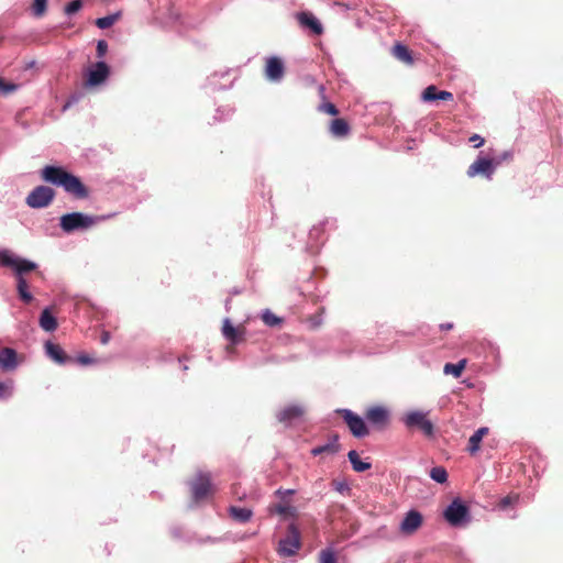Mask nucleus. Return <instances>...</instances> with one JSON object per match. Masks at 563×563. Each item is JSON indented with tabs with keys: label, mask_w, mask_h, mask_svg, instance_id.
<instances>
[{
	"label": "nucleus",
	"mask_w": 563,
	"mask_h": 563,
	"mask_svg": "<svg viewBox=\"0 0 563 563\" xmlns=\"http://www.w3.org/2000/svg\"><path fill=\"white\" fill-rule=\"evenodd\" d=\"M41 178L54 186L63 189L76 199H85L89 196L88 188L82 184L79 177L67 172L59 166L46 165L41 170Z\"/></svg>",
	"instance_id": "obj_1"
},
{
	"label": "nucleus",
	"mask_w": 563,
	"mask_h": 563,
	"mask_svg": "<svg viewBox=\"0 0 563 563\" xmlns=\"http://www.w3.org/2000/svg\"><path fill=\"white\" fill-rule=\"evenodd\" d=\"M109 214L92 216L82 212H71L63 214L59 219V227L66 233L78 230H88L98 223L110 219Z\"/></svg>",
	"instance_id": "obj_2"
},
{
	"label": "nucleus",
	"mask_w": 563,
	"mask_h": 563,
	"mask_svg": "<svg viewBox=\"0 0 563 563\" xmlns=\"http://www.w3.org/2000/svg\"><path fill=\"white\" fill-rule=\"evenodd\" d=\"M0 265L11 268L15 277H25L26 274L37 269L36 263L16 256L9 251L0 252Z\"/></svg>",
	"instance_id": "obj_3"
},
{
	"label": "nucleus",
	"mask_w": 563,
	"mask_h": 563,
	"mask_svg": "<svg viewBox=\"0 0 563 563\" xmlns=\"http://www.w3.org/2000/svg\"><path fill=\"white\" fill-rule=\"evenodd\" d=\"M402 421L408 429L420 430L427 438L434 435V423L429 419L428 411H408L402 418Z\"/></svg>",
	"instance_id": "obj_4"
},
{
	"label": "nucleus",
	"mask_w": 563,
	"mask_h": 563,
	"mask_svg": "<svg viewBox=\"0 0 563 563\" xmlns=\"http://www.w3.org/2000/svg\"><path fill=\"white\" fill-rule=\"evenodd\" d=\"M300 532L297 527L291 523L288 527L286 538L279 541L278 552L284 556H291L300 549Z\"/></svg>",
	"instance_id": "obj_5"
},
{
	"label": "nucleus",
	"mask_w": 563,
	"mask_h": 563,
	"mask_svg": "<svg viewBox=\"0 0 563 563\" xmlns=\"http://www.w3.org/2000/svg\"><path fill=\"white\" fill-rule=\"evenodd\" d=\"M444 518L451 526H461L468 517V508L460 498H455L444 510Z\"/></svg>",
	"instance_id": "obj_6"
},
{
	"label": "nucleus",
	"mask_w": 563,
	"mask_h": 563,
	"mask_svg": "<svg viewBox=\"0 0 563 563\" xmlns=\"http://www.w3.org/2000/svg\"><path fill=\"white\" fill-rule=\"evenodd\" d=\"M54 197L55 191L51 187L37 186L26 197V203L31 208H44L53 201Z\"/></svg>",
	"instance_id": "obj_7"
},
{
	"label": "nucleus",
	"mask_w": 563,
	"mask_h": 563,
	"mask_svg": "<svg viewBox=\"0 0 563 563\" xmlns=\"http://www.w3.org/2000/svg\"><path fill=\"white\" fill-rule=\"evenodd\" d=\"M339 413L355 438H364L369 434L367 426L360 416L349 409H341Z\"/></svg>",
	"instance_id": "obj_8"
},
{
	"label": "nucleus",
	"mask_w": 563,
	"mask_h": 563,
	"mask_svg": "<svg viewBox=\"0 0 563 563\" xmlns=\"http://www.w3.org/2000/svg\"><path fill=\"white\" fill-rule=\"evenodd\" d=\"M366 420L377 430H385L390 423V412L384 406H372L365 411Z\"/></svg>",
	"instance_id": "obj_9"
},
{
	"label": "nucleus",
	"mask_w": 563,
	"mask_h": 563,
	"mask_svg": "<svg viewBox=\"0 0 563 563\" xmlns=\"http://www.w3.org/2000/svg\"><path fill=\"white\" fill-rule=\"evenodd\" d=\"M423 523V516L416 509L409 510L399 525L400 533L411 536L416 533Z\"/></svg>",
	"instance_id": "obj_10"
},
{
	"label": "nucleus",
	"mask_w": 563,
	"mask_h": 563,
	"mask_svg": "<svg viewBox=\"0 0 563 563\" xmlns=\"http://www.w3.org/2000/svg\"><path fill=\"white\" fill-rule=\"evenodd\" d=\"M306 415V409L301 405H288L280 409L276 418L279 422L290 426L294 422L301 421Z\"/></svg>",
	"instance_id": "obj_11"
},
{
	"label": "nucleus",
	"mask_w": 563,
	"mask_h": 563,
	"mask_svg": "<svg viewBox=\"0 0 563 563\" xmlns=\"http://www.w3.org/2000/svg\"><path fill=\"white\" fill-rule=\"evenodd\" d=\"M211 490V476L208 473H199L191 482V492L196 500L206 498Z\"/></svg>",
	"instance_id": "obj_12"
},
{
	"label": "nucleus",
	"mask_w": 563,
	"mask_h": 563,
	"mask_svg": "<svg viewBox=\"0 0 563 563\" xmlns=\"http://www.w3.org/2000/svg\"><path fill=\"white\" fill-rule=\"evenodd\" d=\"M222 335L232 344H239L245 340L246 328L243 324L234 327L229 318H225L221 328Z\"/></svg>",
	"instance_id": "obj_13"
},
{
	"label": "nucleus",
	"mask_w": 563,
	"mask_h": 563,
	"mask_svg": "<svg viewBox=\"0 0 563 563\" xmlns=\"http://www.w3.org/2000/svg\"><path fill=\"white\" fill-rule=\"evenodd\" d=\"M264 74L271 81H280L285 75V65L283 60L277 56L268 57L266 59Z\"/></svg>",
	"instance_id": "obj_14"
},
{
	"label": "nucleus",
	"mask_w": 563,
	"mask_h": 563,
	"mask_svg": "<svg viewBox=\"0 0 563 563\" xmlns=\"http://www.w3.org/2000/svg\"><path fill=\"white\" fill-rule=\"evenodd\" d=\"M494 173L493 161L485 157H478L474 163H472L467 168V176L475 177L477 175L486 176L490 178Z\"/></svg>",
	"instance_id": "obj_15"
},
{
	"label": "nucleus",
	"mask_w": 563,
	"mask_h": 563,
	"mask_svg": "<svg viewBox=\"0 0 563 563\" xmlns=\"http://www.w3.org/2000/svg\"><path fill=\"white\" fill-rule=\"evenodd\" d=\"M109 76V67L104 62H98L92 70L89 71L87 84L97 86L103 82Z\"/></svg>",
	"instance_id": "obj_16"
},
{
	"label": "nucleus",
	"mask_w": 563,
	"mask_h": 563,
	"mask_svg": "<svg viewBox=\"0 0 563 563\" xmlns=\"http://www.w3.org/2000/svg\"><path fill=\"white\" fill-rule=\"evenodd\" d=\"M297 20L301 26L310 29L313 34L320 35L323 31L319 20L310 12H300Z\"/></svg>",
	"instance_id": "obj_17"
},
{
	"label": "nucleus",
	"mask_w": 563,
	"mask_h": 563,
	"mask_svg": "<svg viewBox=\"0 0 563 563\" xmlns=\"http://www.w3.org/2000/svg\"><path fill=\"white\" fill-rule=\"evenodd\" d=\"M329 132L334 137L344 139L351 133V126L345 119L336 118L330 122Z\"/></svg>",
	"instance_id": "obj_18"
},
{
	"label": "nucleus",
	"mask_w": 563,
	"mask_h": 563,
	"mask_svg": "<svg viewBox=\"0 0 563 563\" xmlns=\"http://www.w3.org/2000/svg\"><path fill=\"white\" fill-rule=\"evenodd\" d=\"M18 354L11 347L0 349V367L4 371L14 369L18 365Z\"/></svg>",
	"instance_id": "obj_19"
},
{
	"label": "nucleus",
	"mask_w": 563,
	"mask_h": 563,
	"mask_svg": "<svg viewBox=\"0 0 563 563\" xmlns=\"http://www.w3.org/2000/svg\"><path fill=\"white\" fill-rule=\"evenodd\" d=\"M423 101H435V100H453V95L450 91L441 90L433 85L428 86L422 92Z\"/></svg>",
	"instance_id": "obj_20"
},
{
	"label": "nucleus",
	"mask_w": 563,
	"mask_h": 563,
	"mask_svg": "<svg viewBox=\"0 0 563 563\" xmlns=\"http://www.w3.org/2000/svg\"><path fill=\"white\" fill-rule=\"evenodd\" d=\"M489 429L487 427H482L478 430H476L473 435H471L466 449L471 455H475L481 450V443L483 441V438L487 435Z\"/></svg>",
	"instance_id": "obj_21"
},
{
	"label": "nucleus",
	"mask_w": 563,
	"mask_h": 563,
	"mask_svg": "<svg viewBox=\"0 0 563 563\" xmlns=\"http://www.w3.org/2000/svg\"><path fill=\"white\" fill-rule=\"evenodd\" d=\"M339 451H340L339 435L334 434V435H332L331 440L327 444L313 448L311 450V454L313 456H318L321 454H335Z\"/></svg>",
	"instance_id": "obj_22"
},
{
	"label": "nucleus",
	"mask_w": 563,
	"mask_h": 563,
	"mask_svg": "<svg viewBox=\"0 0 563 563\" xmlns=\"http://www.w3.org/2000/svg\"><path fill=\"white\" fill-rule=\"evenodd\" d=\"M45 350L47 355L58 364H65L68 360L66 353L59 344L46 342Z\"/></svg>",
	"instance_id": "obj_23"
},
{
	"label": "nucleus",
	"mask_w": 563,
	"mask_h": 563,
	"mask_svg": "<svg viewBox=\"0 0 563 563\" xmlns=\"http://www.w3.org/2000/svg\"><path fill=\"white\" fill-rule=\"evenodd\" d=\"M391 53L395 58L407 65H412L415 63L411 51L401 43H396L393 47Z\"/></svg>",
	"instance_id": "obj_24"
},
{
	"label": "nucleus",
	"mask_w": 563,
	"mask_h": 563,
	"mask_svg": "<svg viewBox=\"0 0 563 563\" xmlns=\"http://www.w3.org/2000/svg\"><path fill=\"white\" fill-rule=\"evenodd\" d=\"M40 325L44 331L52 332L57 329V320L51 312L49 308H45L40 317Z\"/></svg>",
	"instance_id": "obj_25"
},
{
	"label": "nucleus",
	"mask_w": 563,
	"mask_h": 563,
	"mask_svg": "<svg viewBox=\"0 0 563 563\" xmlns=\"http://www.w3.org/2000/svg\"><path fill=\"white\" fill-rule=\"evenodd\" d=\"M16 278V290L20 299L30 303L33 300L32 294L29 291V284L25 277H15Z\"/></svg>",
	"instance_id": "obj_26"
},
{
	"label": "nucleus",
	"mask_w": 563,
	"mask_h": 563,
	"mask_svg": "<svg viewBox=\"0 0 563 563\" xmlns=\"http://www.w3.org/2000/svg\"><path fill=\"white\" fill-rule=\"evenodd\" d=\"M349 461L352 464V467L355 472L362 473L371 468V463L364 462L360 459V455L356 451L352 450L347 453Z\"/></svg>",
	"instance_id": "obj_27"
},
{
	"label": "nucleus",
	"mask_w": 563,
	"mask_h": 563,
	"mask_svg": "<svg viewBox=\"0 0 563 563\" xmlns=\"http://www.w3.org/2000/svg\"><path fill=\"white\" fill-rule=\"evenodd\" d=\"M229 514L232 519H234L238 522H247L252 518V510L247 508H241L231 506L229 508Z\"/></svg>",
	"instance_id": "obj_28"
},
{
	"label": "nucleus",
	"mask_w": 563,
	"mask_h": 563,
	"mask_svg": "<svg viewBox=\"0 0 563 563\" xmlns=\"http://www.w3.org/2000/svg\"><path fill=\"white\" fill-rule=\"evenodd\" d=\"M466 367V360H461L457 363H446L443 367L444 374H451L454 377H460Z\"/></svg>",
	"instance_id": "obj_29"
},
{
	"label": "nucleus",
	"mask_w": 563,
	"mask_h": 563,
	"mask_svg": "<svg viewBox=\"0 0 563 563\" xmlns=\"http://www.w3.org/2000/svg\"><path fill=\"white\" fill-rule=\"evenodd\" d=\"M430 477L437 483L443 484L448 481V472L443 466H435L431 468Z\"/></svg>",
	"instance_id": "obj_30"
},
{
	"label": "nucleus",
	"mask_w": 563,
	"mask_h": 563,
	"mask_svg": "<svg viewBox=\"0 0 563 563\" xmlns=\"http://www.w3.org/2000/svg\"><path fill=\"white\" fill-rule=\"evenodd\" d=\"M119 18H120V13H114V14H110V15H107L103 18H99L96 20V25L102 30L108 29V27L112 26L118 21Z\"/></svg>",
	"instance_id": "obj_31"
},
{
	"label": "nucleus",
	"mask_w": 563,
	"mask_h": 563,
	"mask_svg": "<svg viewBox=\"0 0 563 563\" xmlns=\"http://www.w3.org/2000/svg\"><path fill=\"white\" fill-rule=\"evenodd\" d=\"M262 320L268 327H278L283 323V319L277 317L271 310H265L263 312Z\"/></svg>",
	"instance_id": "obj_32"
},
{
	"label": "nucleus",
	"mask_w": 563,
	"mask_h": 563,
	"mask_svg": "<svg viewBox=\"0 0 563 563\" xmlns=\"http://www.w3.org/2000/svg\"><path fill=\"white\" fill-rule=\"evenodd\" d=\"M31 10L34 16L42 18L47 10V0H33Z\"/></svg>",
	"instance_id": "obj_33"
},
{
	"label": "nucleus",
	"mask_w": 563,
	"mask_h": 563,
	"mask_svg": "<svg viewBox=\"0 0 563 563\" xmlns=\"http://www.w3.org/2000/svg\"><path fill=\"white\" fill-rule=\"evenodd\" d=\"M318 111L330 115L339 114V109L336 108V106L329 101H324L321 104H319Z\"/></svg>",
	"instance_id": "obj_34"
},
{
	"label": "nucleus",
	"mask_w": 563,
	"mask_h": 563,
	"mask_svg": "<svg viewBox=\"0 0 563 563\" xmlns=\"http://www.w3.org/2000/svg\"><path fill=\"white\" fill-rule=\"evenodd\" d=\"M18 85L12 82H7L3 78L0 77V93L10 95L18 89Z\"/></svg>",
	"instance_id": "obj_35"
},
{
	"label": "nucleus",
	"mask_w": 563,
	"mask_h": 563,
	"mask_svg": "<svg viewBox=\"0 0 563 563\" xmlns=\"http://www.w3.org/2000/svg\"><path fill=\"white\" fill-rule=\"evenodd\" d=\"M275 511L282 516H294L296 512V508L290 505H277L275 506Z\"/></svg>",
	"instance_id": "obj_36"
},
{
	"label": "nucleus",
	"mask_w": 563,
	"mask_h": 563,
	"mask_svg": "<svg viewBox=\"0 0 563 563\" xmlns=\"http://www.w3.org/2000/svg\"><path fill=\"white\" fill-rule=\"evenodd\" d=\"M320 563H336L335 555L332 550H322L320 552Z\"/></svg>",
	"instance_id": "obj_37"
},
{
	"label": "nucleus",
	"mask_w": 563,
	"mask_h": 563,
	"mask_svg": "<svg viewBox=\"0 0 563 563\" xmlns=\"http://www.w3.org/2000/svg\"><path fill=\"white\" fill-rule=\"evenodd\" d=\"M81 7H82V2H81V0H73L71 2H69V3L65 7V12H66L67 14H74V13H76L77 11H79Z\"/></svg>",
	"instance_id": "obj_38"
},
{
	"label": "nucleus",
	"mask_w": 563,
	"mask_h": 563,
	"mask_svg": "<svg viewBox=\"0 0 563 563\" xmlns=\"http://www.w3.org/2000/svg\"><path fill=\"white\" fill-rule=\"evenodd\" d=\"M518 499V496H506L504 498H501L498 503V507L500 509H506L508 508L509 506L514 505Z\"/></svg>",
	"instance_id": "obj_39"
},
{
	"label": "nucleus",
	"mask_w": 563,
	"mask_h": 563,
	"mask_svg": "<svg viewBox=\"0 0 563 563\" xmlns=\"http://www.w3.org/2000/svg\"><path fill=\"white\" fill-rule=\"evenodd\" d=\"M107 49H108V44L106 41L101 40L98 42L97 44V56L98 57H103L104 54L107 53Z\"/></svg>",
	"instance_id": "obj_40"
},
{
	"label": "nucleus",
	"mask_w": 563,
	"mask_h": 563,
	"mask_svg": "<svg viewBox=\"0 0 563 563\" xmlns=\"http://www.w3.org/2000/svg\"><path fill=\"white\" fill-rule=\"evenodd\" d=\"M332 485L339 493L350 492V487L345 482L333 481Z\"/></svg>",
	"instance_id": "obj_41"
},
{
	"label": "nucleus",
	"mask_w": 563,
	"mask_h": 563,
	"mask_svg": "<svg viewBox=\"0 0 563 563\" xmlns=\"http://www.w3.org/2000/svg\"><path fill=\"white\" fill-rule=\"evenodd\" d=\"M470 142L474 144V147H481L484 144V139L478 134H473L470 137Z\"/></svg>",
	"instance_id": "obj_42"
},
{
	"label": "nucleus",
	"mask_w": 563,
	"mask_h": 563,
	"mask_svg": "<svg viewBox=\"0 0 563 563\" xmlns=\"http://www.w3.org/2000/svg\"><path fill=\"white\" fill-rule=\"evenodd\" d=\"M9 395V386L4 383H0V398L7 397Z\"/></svg>",
	"instance_id": "obj_43"
},
{
	"label": "nucleus",
	"mask_w": 563,
	"mask_h": 563,
	"mask_svg": "<svg viewBox=\"0 0 563 563\" xmlns=\"http://www.w3.org/2000/svg\"><path fill=\"white\" fill-rule=\"evenodd\" d=\"M110 339H111L110 332L109 331H102V333L100 335L101 344H103V345L108 344Z\"/></svg>",
	"instance_id": "obj_44"
},
{
	"label": "nucleus",
	"mask_w": 563,
	"mask_h": 563,
	"mask_svg": "<svg viewBox=\"0 0 563 563\" xmlns=\"http://www.w3.org/2000/svg\"><path fill=\"white\" fill-rule=\"evenodd\" d=\"M78 362L82 365H88L93 363V360L89 357L88 355H80L78 356Z\"/></svg>",
	"instance_id": "obj_45"
},
{
	"label": "nucleus",
	"mask_w": 563,
	"mask_h": 563,
	"mask_svg": "<svg viewBox=\"0 0 563 563\" xmlns=\"http://www.w3.org/2000/svg\"><path fill=\"white\" fill-rule=\"evenodd\" d=\"M440 329L443 330V331H449V330L453 329V323H451V322L441 323L440 324Z\"/></svg>",
	"instance_id": "obj_46"
}]
</instances>
